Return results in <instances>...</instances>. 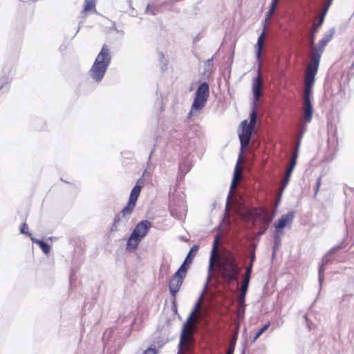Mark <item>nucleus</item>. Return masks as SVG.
<instances>
[{
	"label": "nucleus",
	"mask_w": 354,
	"mask_h": 354,
	"mask_svg": "<svg viewBox=\"0 0 354 354\" xmlns=\"http://www.w3.org/2000/svg\"><path fill=\"white\" fill-rule=\"evenodd\" d=\"M255 247L256 245H254V250L251 251L250 253V261H252V263H254V261H255Z\"/></svg>",
	"instance_id": "24"
},
{
	"label": "nucleus",
	"mask_w": 354,
	"mask_h": 354,
	"mask_svg": "<svg viewBox=\"0 0 354 354\" xmlns=\"http://www.w3.org/2000/svg\"><path fill=\"white\" fill-rule=\"evenodd\" d=\"M212 263H213V256H212V258H211L210 267H212Z\"/></svg>",
	"instance_id": "43"
},
{
	"label": "nucleus",
	"mask_w": 354,
	"mask_h": 354,
	"mask_svg": "<svg viewBox=\"0 0 354 354\" xmlns=\"http://www.w3.org/2000/svg\"><path fill=\"white\" fill-rule=\"evenodd\" d=\"M321 183H322V178L320 176L317 180L316 187H315V196H316V195L317 194V193H318V192L319 190V187L321 186Z\"/></svg>",
	"instance_id": "22"
},
{
	"label": "nucleus",
	"mask_w": 354,
	"mask_h": 354,
	"mask_svg": "<svg viewBox=\"0 0 354 354\" xmlns=\"http://www.w3.org/2000/svg\"><path fill=\"white\" fill-rule=\"evenodd\" d=\"M234 343L231 342L226 354H233L234 351Z\"/></svg>",
	"instance_id": "23"
},
{
	"label": "nucleus",
	"mask_w": 354,
	"mask_h": 354,
	"mask_svg": "<svg viewBox=\"0 0 354 354\" xmlns=\"http://www.w3.org/2000/svg\"><path fill=\"white\" fill-rule=\"evenodd\" d=\"M271 218L268 216H264L263 218V221L265 223L266 226L268 227L270 223L271 222Z\"/></svg>",
	"instance_id": "28"
},
{
	"label": "nucleus",
	"mask_w": 354,
	"mask_h": 354,
	"mask_svg": "<svg viewBox=\"0 0 354 354\" xmlns=\"http://www.w3.org/2000/svg\"><path fill=\"white\" fill-rule=\"evenodd\" d=\"M236 338H237V334H235L233 337H232V339L231 341V342H233L234 343V344H236Z\"/></svg>",
	"instance_id": "40"
},
{
	"label": "nucleus",
	"mask_w": 354,
	"mask_h": 354,
	"mask_svg": "<svg viewBox=\"0 0 354 354\" xmlns=\"http://www.w3.org/2000/svg\"><path fill=\"white\" fill-rule=\"evenodd\" d=\"M252 271V268H251V266H248L246 268L245 276L251 277Z\"/></svg>",
	"instance_id": "29"
},
{
	"label": "nucleus",
	"mask_w": 354,
	"mask_h": 354,
	"mask_svg": "<svg viewBox=\"0 0 354 354\" xmlns=\"http://www.w3.org/2000/svg\"><path fill=\"white\" fill-rule=\"evenodd\" d=\"M185 278V276L176 272H175L171 277L169 283V288L171 295L173 297L174 302L176 301V294L179 291Z\"/></svg>",
	"instance_id": "10"
},
{
	"label": "nucleus",
	"mask_w": 354,
	"mask_h": 354,
	"mask_svg": "<svg viewBox=\"0 0 354 354\" xmlns=\"http://www.w3.org/2000/svg\"><path fill=\"white\" fill-rule=\"evenodd\" d=\"M245 295H242V293L240 292V295H239V301L240 303L243 304L245 301Z\"/></svg>",
	"instance_id": "34"
},
{
	"label": "nucleus",
	"mask_w": 354,
	"mask_h": 354,
	"mask_svg": "<svg viewBox=\"0 0 354 354\" xmlns=\"http://www.w3.org/2000/svg\"><path fill=\"white\" fill-rule=\"evenodd\" d=\"M219 269L222 277L228 283L237 281L241 272V268L236 263V258L232 254L223 257Z\"/></svg>",
	"instance_id": "4"
},
{
	"label": "nucleus",
	"mask_w": 354,
	"mask_h": 354,
	"mask_svg": "<svg viewBox=\"0 0 354 354\" xmlns=\"http://www.w3.org/2000/svg\"><path fill=\"white\" fill-rule=\"evenodd\" d=\"M203 297L201 296L198 301L196 303L193 310L189 314L186 322L196 324L199 320L200 313L202 308Z\"/></svg>",
	"instance_id": "11"
},
{
	"label": "nucleus",
	"mask_w": 354,
	"mask_h": 354,
	"mask_svg": "<svg viewBox=\"0 0 354 354\" xmlns=\"http://www.w3.org/2000/svg\"><path fill=\"white\" fill-rule=\"evenodd\" d=\"M241 171V168L239 167V165H236V169H235L234 178L232 183V187H235L236 186V178L240 176Z\"/></svg>",
	"instance_id": "18"
},
{
	"label": "nucleus",
	"mask_w": 354,
	"mask_h": 354,
	"mask_svg": "<svg viewBox=\"0 0 354 354\" xmlns=\"http://www.w3.org/2000/svg\"><path fill=\"white\" fill-rule=\"evenodd\" d=\"M318 28L316 24H314V27L313 28V35H315V34L316 33V32L318 30Z\"/></svg>",
	"instance_id": "37"
},
{
	"label": "nucleus",
	"mask_w": 354,
	"mask_h": 354,
	"mask_svg": "<svg viewBox=\"0 0 354 354\" xmlns=\"http://www.w3.org/2000/svg\"><path fill=\"white\" fill-rule=\"evenodd\" d=\"M196 324L185 322L183 328L182 330V334L180 337V342H183L186 340L189 339L193 334H194V328Z\"/></svg>",
	"instance_id": "13"
},
{
	"label": "nucleus",
	"mask_w": 354,
	"mask_h": 354,
	"mask_svg": "<svg viewBox=\"0 0 354 354\" xmlns=\"http://www.w3.org/2000/svg\"><path fill=\"white\" fill-rule=\"evenodd\" d=\"M31 240L32 241L33 243H35L39 246V248L44 254H48L50 252V247L48 244H47L42 240L37 239L33 237H31Z\"/></svg>",
	"instance_id": "15"
},
{
	"label": "nucleus",
	"mask_w": 354,
	"mask_h": 354,
	"mask_svg": "<svg viewBox=\"0 0 354 354\" xmlns=\"http://www.w3.org/2000/svg\"><path fill=\"white\" fill-rule=\"evenodd\" d=\"M315 75L305 73L304 91V120L310 122L312 120L313 108L311 103L312 88L315 80Z\"/></svg>",
	"instance_id": "6"
},
{
	"label": "nucleus",
	"mask_w": 354,
	"mask_h": 354,
	"mask_svg": "<svg viewBox=\"0 0 354 354\" xmlns=\"http://www.w3.org/2000/svg\"><path fill=\"white\" fill-rule=\"evenodd\" d=\"M151 226V223L147 220L139 222L128 239L127 250L130 252L135 251L142 239L147 236Z\"/></svg>",
	"instance_id": "5"
},
{
	"label": "nucleus",
	"mask_w": 354,
	"mask_h": 354,
	"mask_svg": "<svg viewBox=\"0 0 354 354\" xmlns=\"http://www.w3.org/2000/svg\"><path fill=\"white\" fill-rule=\"evenodd\" d=\"M304 131H305V127H303V129H302V130L301 131V132H300V134H301V135H300V136H301V137L302 136V134L304 133Z\"/></svg>",
	"instance_id": "42"
},
{
	"label": "nucleus",
	"mask_w": 354,
	"mask_h": 354,
	"mask_svg": "<svg viewBox=\"0 0 354 354\" xmlns=\"http://www.w3.org/2000/svg\"><path fill=\"white\" fill-rule=\"evenodd\" d=\"M28 228V225L26 223H24L20 227V232L21 234H26L28 236H31V234L27 231L26 229Z\"/></svg>",
	"instance_id": "21"
},
{
	"label": "nucleus",
	"mask_w": 354,
	"mask_h": 354,
	"mask_svg": "<svg viewBox=\"0 0 354 354\" xmlns=\"http://www.w3.org/2000/svg\"><path fill=\"white\" fill-rule=\"evenodd\" d=\"M143 187V181L141 179H139L134 187L132 189L129 201L127 205L122 209L120 214L115 217L114 223H118L122 218H127L129 217L133 212L138 201V198L141 192L142 188Z\"/></svg>",
	"instance_id": "7"
},
{
	"label": "nucleus",
	"mask_w": 354,
	"mask_h": 354,
	"mask_svg": "<svg viewBox=\"0 0 354 354\" xmlns=\"http://www.w3.org/2000/svg\"><path fill=\"white\" fill-rule=\"evenodd\" d=\"M261 333H260V330H259L257 333H256V335L254 336V340L253 342H255L261 335Z\"/></svg>",
	"instance_id": "36"
},
{
	"label": "nucleus",
	"mask_w": 354,
	"mask_h": 354,
	"mask_svg": "<svg viewBox=\"0 0 354 354\" xmlns=\"http://www.w3.org/2000/svg\"><path fill=\"white\" fill-rule=\"evenodd\" d=\"M329 5H326V4H324V10L321 14V16H323V17H325L328 8H329Z\"/></svg>",
	"instance_id": "30"
},
{
	"label": "nucleus",
	"mask_w": 354,
	"mask_h": 354,
	"mask_svg": "<svg viewBox=\"0 0 354 354\" xmlns=\"http://www.w3.org/2000/svg\"><path fill=\"white\" fill-rule=\"evenodd\" d=\"M250 277H251L244 276V279L243 280V282H242L241 285L248 286H249V283H250Z\"/></svg>",
	"instance_id": "25"
},
{
	"label": "nucleus",
	"mask_w": 354,
	"mask_h": 354,
	"mask_svg": "<svg viewBox=\"0 0 354 354\" xmlns=\"http://www.w3.org/2000/svg\"><path fill=\"white\" fill-rule=\"evenodd\" d=\"M218 238L217 237V238L214 240V251H216V250L217 243H218Z\"/></svg>",
	"instance_id": "38"
},
{
	"label": "nucleus",
	"mask_w": 354,
	"mask_h": 354,
	"mask_svg": "<svg viewBox=\"0 0 354 354\" xmlns=\"http://www.w3.org/2000/svg\"><path fill=\"white\" fill-rule=\"evenodd\" d=\"M333 0H327L326 3L325 4L329 5V6L331 5Z\"/></svg>",
	"instance_id": "41"
},
{
	"label": "nucleus",
	"mask_w": 354,
	"mask_h": 354,
	"mask_svg": "<svg viewBox=\"0 0 354 354\" xmlns=\"http://www.w3.org/2000/svg\"><path fill=\"white\" fill-rule=\"evenodd\" d=\"M324 17H323V16H320L319 20L318 23L316 24L317 26V27H319L322 26V24L324 22Z\"/></svg>",
	"instance_id": "35"
},
{
	"label": "nucleus",
	"mask_w": 354,
	"mask_h": 354,
	"mask_svg": "<svg viewBox=\"0 0 354 354\" xmlns=\"http://www.w3.org/2000/svg\"><path fill=\"white\" fill-rule=\"evenodd\" d=\"M209 95V87L207 83H202L196 90L192 109L191 115L194 111L201 110L206 104Z\"/></svg>",
	"instance_id": "8"
},
{
	"label": "nucleus",
	"mask_w": 354,
	"mask_h": 354,
	"mask_svg": "<svg viewBox=\"0 0 354 354\" xmlns=\"http://www.w3.org/2000/svg\"><path fill=\"white\" fill-rule=\"evenodd\" d=\"M294 212H290L286 214L282 215L281 218L279 221L274 223V225L279 232L281 229L284 228L288 224H291L294 218Z\"/></svg>",
	"instance_id": "12"
},
{
	"label": "nucleus",
	"mask_w": 354,
	"mask_h": 354,
	"mask_svg": "<svg viewBox=\"0 0 354 354\" xmlns=\"http://www.w3.org/2000/svg\"><path fill=\"white\" fill-rule=\"evenodd\" d=\"M95 11V0H85L82 12L86 15L88 12Z\"/></svg>",
	"instance_id": "14"
},
{
	"label": "nucleus",
	"mask_w": 354,
	"mask_h": 354,
	"mask_svg": "<svg viewBox=\"0 0 354 354\" xmlns=\"http://www.w3.org/2000/svg\"><path fill=\"white\" fill-rule=\"evenodd\" d=\"M262 86L263 82L261 75V66H259L258 69V75L252 80V93L254 95V102L252 111L250 113V122L248 123L247 120H243L241 122L242 133L239 135V139L242 149L248 147L256 124L258 109L257 102H259L261 95Z\"/></svg>",
	"instance_id": "1"
},
{
	"label": "nucleus",
	"mask_w": 354,
	"mask_h": 354,
	"mask_svg": "<svg viewBox=\"0 0 354 354\" xmlns=\"http://www.w3.org/2000/svg\"><path fill=\"white\" fill-rule=\"evenodd\" d=\"M248 288V286L241 285L240 290H241V292L242 293V295H246Z\"/></svg>",
	"instance_id": "31"
},
{
	"label": "nucleus",
	"mask_w": 354,
	"mask_h": 354,
	"mask_svg": "<svg viewBox=\"0 0 354 354\" xmlns=\"http://www.w3.org/2000/svg\"><path fill=\"white\" fill-rule=\"evenodd\" d=\"M279 0H272L270 8L268 10V12L266 13L265 21H264V26H263V30L262 32L261 33L260 36L258 38L257 43V57L258 60L260 61L262 55V50L263 47V42L266 37V31L268 28L269 22L274 15L277 3Z\"/></svg>",
	"instance_id": "9"
},
{
	"label": "nucleus",
	"mask_w": 354,
	"mask_h": 354,
	"mask_svg": "<svg viewBox=\"0 0 354 354\" xmlns=\"http://www.w3.org/2000/svg\"><path fill=\"white\" fill-rule=\"evenodd\" d=\"M333 31L326 33L319 41L317 47L313 46L310 52V60L306 67V73L317 75L324 50L328 43L333 39Z\"/></svg>",
	"instance_id": "3"
},
{
	"label": "nucleus",
	"mask_w": 354,
	"mask_h": 354,
	"mask_svg": "<svg viewBox=\"0 0 354 354\" xmlns=\"http://www.w3.org/2000/svg\"><path fill=\"white\" fill-rule=\"evenodd\" d=\"M142 354H156L155 348H149Z\"/></svg>",
	"instance_id": "27"
},
{
	"label": "nucleus",
	"mask_w": 354,
	"mask_h": 354,
	"mask_svg": "<svg viewBox=\"0 0 354 354\" xmlns=\"http://www.w3.org/2000/svg\"><path fill=\"white\" fill-rule=\"evenodd\" d=\"M248 266H251V268H252L253 263H252L251 261H250V264L248 265Z\"/></svg>",
	"instance_id": "44"
},
{
	"label": "nucleus",
	"mask_w": 354,
	"mask_h": 354,
	"mask_svg": "<svg viewBox=\"0 0 354 354\" xmlns=\"http://www.w3.org/2000/svg\"><path fill=\"white\" fill-rule=\"evenodd\" d=\"M191 263H192L191 260H189V257H187L183 263L176 272L178 273L179 274H182L185 277L188 270V266Z\"/></svg>",
	"instance_id": "16"
},
{
	"label": "nucleus",
	"mask_w": 354,
	"mask_h": 354,
	"mask_svg": "<svg viewBox=\"0 0 354 354\" xmlns=\"http://www.w3.org/2000/svg\"><path fill=\"white\" fill-rule=\"evenodd\" d=\"M250 277H251L244 276V279L243 280V282H242L241 285L248 286H249V283H250Z\"/></svg>",
	"instance_id": "26"
},
{
	"label": "nucleus",
	"mask_w": 354,
	"mask_h": 354,
	"mask_svg": "<svg viewBox=\"0 0 354 354\" xmlns=\"http://www.w3.org/2000/svg\"><path fill=\"white\" fill-rule=\"evenodd\" d=\"M297 158V149H296L292 154V157L291 161L290 162L289 167H288V169L286 170V171L288 173L292 172V170L296 165Z\"/></svg>",
	"instance_id": "17"
},
{
	"label": "nucleus",
	"mask_w": 354,
	"mask_h": 354,
	"mask_svg": "<svg viewBox=\"0 0 354 354\" xmlns=\"http://www.w3.org/2000/svg\"><path fill=\"white\" fill-rule=\"evenodd\" d=\"M268 227H267V226L261 227L260 230H259V232L258 234H259V235H262V234H263L266 232V231L267 230Z\"/></svg>",
	"instance_id": "33"
},
{
	"label": "nucleus",
	"mask_w": 354,
	"mask_h": 354,
	"mask_svg": "<svg viewBox=\"0 0 354 354\" xmlns=\"http://www.w3.org/2000/svg\"><path fill=\"white\" fill-rule=\"evenodd\" d=\"M198 250V246L196 245H194L191 248L189 252L188 253L187 257H189V260H191V263L192 262V259H194V255L197 252Z\"/></svg>",
	"instance_id": "20"
},
{
	"label": "nucleus",
	"mask_w": 354,
	"mask_h": 354,
	"mask_svg": "<svg viewBox=\"0 0 354 354\" xmlns=\"http://www.w3.org/2000/svg\"><path fill=\"white\" fill-rule=\"evenodd\" d=\"M127 3H129V6L131 5V0H127Z\"/></svg>",
	"instance_id": "45"
},
{
	"label": "nucleus",
	"mask_w": 354,
	"mask_h": 354,
	"mask_svg": "<svg viewBox=\"0 0 354 354\" xmlns=\"http://www.w3.org/2000/svg\"><path fill=\"white\" fill-rule=\"evenodd\" d=\"M270 322H268L266 324H265L262 328H261L259 329L260 333H264L268 328V327L270 326Z\"/></svg>",
	"instance_id": "32"
},
{
	"label": "nucleus",
	"mask_w": 354,
	"mask_h": 354,
	"mask_svg": "<svg viewBox=\"0 0 354 354\" xmlns=\"http://www.w3.org/2000/svg\"><path fill=\"white\" fill-rule=\"evenodd\" d=\"M291 174L292 173H288L286 171V176L284 177V178L282 180V185H281V191H283L285 189V187L287 186V185L288 184Z\"/></svg>",
	"instance_id": "19"
},
{
	"label": "nucleus",
	"mask_w": 354,
	"mask_h": 354,
	"mask_svg": "<svg viewBox=\"0 0 354 354\" xmlns=\"http://www.w3.org/2000/svg\"><path fill=\"white\" fill-rule=\"evenodd\" d=\"M111 62V49L107 44H104L89 70L90 76L95 82H100L107 71Z\"/></svg>",
	"instance_id": "2"
},
{
	"label": "nucleus",
	"mask_w": 354,
	"mask_h": 354,
	"mask_svg": "<svg viewBox=\"0 0 354 354\" xmlns=\"http://www.w3.org/2000/svg\"><path fill=\"white\" fill-rule=\"evenodd\" d=\"M310 44L312 46H314L315 44V35H312L311 37H310Z\"/></svg>",
	"instance_id": "39"
}]
</instances>
